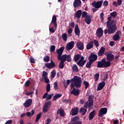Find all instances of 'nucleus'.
Returning a JSON list of instances; mask_svg holds the SVG:
<instances>
[{"mask_svg": "<svg viewBox=\"0 0 124 124\" xmlns=\"http://www.w3.org/2000/svg\"><path fill=\"white\" fill-rule=\"evenodd\" d=\"M70 81L74 82V83H72L71 84V90L73 89V90L71 91V94H74V95L76 96L79 94L80 91L79 89L74 88V86H75L76 88H80L82 85V78L78 76H75L73 78L70 80Z\"/></svg>", "mask_w": 124, "mask_h": 124, "instance_id": "obj_1", "label": "nucleus"}, {"mask_svg": "<svg viewBox=\"0 0 124 124\" xmlns=\"http://www.w3.org/2000/svg\"><path fill=\"white\" fill-rule=\"evenodd\" d=\"M111 16L108 17V21L107 22V27L108 28V31L105 29L104 30L105 34H107V32L108 33H114L116 31H117V28L116 27V20H111Z\"/></svg>", "mask_w": 124, "mask_h": 124, "instance_id": "obj_2", "label": "nucleus"}, {"mask_svg": "<svg viewBox=\"0 0 124 124\" xmlns=\"http://www.w3.org/2000/svg\"><path fill=\"white\" fill-rule=\"evenodd\" d=\"M88 98V100L84 105L85 108H91V107H92L93 105V100L92 96H89Z\"/></svg>", "mask_w": 124, "mask_h": 124, "instance_id": "obj_3", "label": "nucleus"}, {"mask_svg": "<svg viewBox=\"0 0 124 124\" xmlns=\"http://www.w3.org/2000/svg\"><path fill=\"white\" fill-rule=\"evenodd\" d=\"M51 104H52V102H51V101H48L45 104L44 108H43V112H44V113H46V112H48V110H49V108L51 107Z\"/></svg>", "mask_w": 124, "mask_h": 124, "instance_id": "obj_4", "label": "nucleus"}, {"mask_svg": "<svg viewBox=\"0 0 124 124\" xmlns=\"http://www.w3.org/2000/svg\"><path fill=\"white\" fill-rule=\"evenodd\" d=\"M102 3H103V1H102V0L97 2L94 1L92 3V6H93V7H94L96 9H98V8H100V7H101Z\"/></svg>", "mask_w": 124, "mask_h": 124, "instance_id": "obj_5", "label": "nucleus"}, {"mask_svg": "<svg viewBox=\"0 0 124 124\" xmlns=\"http://www.w3.org/2000/svg\"><path fill=\"white\" fill-rule=\"evenodd\" d=\"M75 45V44L74 43V41H72L70 42L67 44L66 46V49L67 50V51H69V50H71L74 48V46Z\"/></svg>", "mask_w": 124, "mask_h": 124, "instance_id": "obj_6", "label": "nucleus"}, {"mask_svg": "<svg viewBox=\"0 0 124 124\" xmlns=\"http://www.w3.org/2000/svg\"><path fill=\"white\" fill-rule=\"evenodd\" d=\"M64 50V47L62 46L60 47L59 49H57L56 50V53L57 54V58L58 59H60V57H62V53Z\"/></svg>", "mask_w": 124, "mask_h": 124, "instance_id": "obj_7", "label": "nucleus"}, {"mask_svg": "<svg viewBox=\"0 0 124 124\" xmlns=\"http://www.w3.org/2000/svg\"><path fill=\"white\" fill-rule=\"evenodd\" d=\"M106 114H107V108H103L100 109V110L99 111V117H103L104 115H105Z\"/></svg>", "mask_w": 124, "mask_h": 124, "instance_id": "obj_8", "label": "nucleus"}, {"mask_svg": "<svg viewBox=\"0 0 124 124\" xmlns=\"http://www.w3.org/2000/svg\"><path fill=\"white\" fill-rule=\"evenodd\" d=\"M79 121V117L76 116L73 118H72L71 119V123H72V124H82V122L78 121Z\"/></svg>", "mask_w": 124, "mask_h": 124, "instance_id": "obj_9", "label": "nucleus"}, {"mask_svg": "<svg viewBox=\"0 0 124 124\" xmlns=\"http://www.w3.org/2000/svg\"><path fill=\"white\" fill-rule=\"evenodd\" d=\"M32 103V100L31 99H27L24 104V106L25 108H28L31 105Z\"/></svg>", "mask_w": 124, "mask_h": 124, "instance_id": "obj_10", "label": "nucleus"}, {"mask_svg": "<svg viewBox=\"0 0 124 124\" xmlns=\"http://www.w3.org/2000/svg\"><path fill=\"white\" fill-rule=\"evenodd\" d=\"M106 55H107V61H108L110 62H112L113 60H114V55H113L112 53L108 54L107 52H106Z\"/></svg>", "mask_w": 124, "mask_h": 124, "instance_id": "obj_11", "label": "nucleus"}, {"mask_svg": "<svg viewBox=\"0 0 124 124\" xmlns=\"http://www.w3.org/2000/svg\"><path fill=\"white\" fill-rule=\"evenodd\" d=\"M84 57L82 56L81 57L80 60L77 62L78 65H79V66H83V65L85 64V63L86 62V61L84 60Z\"/></svg>", "mask_w": 124, "mask_h": 124, "instance_id": "obj_12", "label": "nucleus"}, {"mask_svg": "<svg viewBox=\"0 0 124 124\" xmlns=\"http://www.w3.org/2000/svg\"><path fill=\"white\" fill-rule=\"evenodd\" d=\"M51 24H52L54 26V28L57 29V17L55 15L53 16L52 17V19L51 20Z\"/></svg>", "mask_w": 124, "mask_h": 124, "instance_id": "obj_13", "label": "nucleus"}, {"mask_svg": "<svg viewBox=\"0 0 124 124\" xmlns=\"http://www.w3.org/2000/svg\"><path fill=\"white\" fill-rule=\"evenodd\" d=\"M96 34L97 37H101L103 34V30L101 28H99L97 30Z\"/></svg>", "mask_w": 124, "mask_h": 124, "instance_id": "obj_14", "label": "nucleus"}, {"mask_svg": "<svg viewBox=\"0 0 124 124\" xmlns=\"http://www.w3.org/2000/svg\"><path fill=\"white\" fill-rule=\"evenodd\" d=\"M89 61L93 62H94L97 60V55L95 54L91 55L89 56Z\"/></svg>", "mask_w": 124, "mask_h": 124, "instance_id": "obj_15", "label": "nucleus"}, {"mask_svg": "<svg viewBox=\"0 0 124 124\" xmlns=\"http://www.w3.org/2000/svg\"><path fill=\"white\" fill-rule=\"evenodd\" d=\"M81 2L80 0H75L73 3L74 7L75 8L79 7L81 5Z\"/></svg>", "mask_w": 124, "mask_h": 124, "instance_id": "obj_16", "label": "nucleus"}, {"mask_svg": "<svg viewBox=\"0 0 124 124\" xmlns=\"http://www.w3.org/2000/svg\"><path fill=\"white\" fill-rule=\"evenodd\" d=\"M77 46L78 50H83L84 49V43L81 42H78L77 44Z\"/></svg>", "mask_w": 124, "mask_h": 124, "instance_id": "obj_17", "label": "nucleus"}, {"mask_svg": "<svg viewBox=\"0 0 124 124\" xmlns=\"http://www.w3.org/2000/svg\"><path fill=\"white\" fill-rule=\"evenodd\" d=\"M57 114H59L61 117H65V113H64V110L62 109L61 108L58 109Z\"/></svg>", "mask_w": 124, "mask_h": 124, "instance_id": "obj_18", "label": "nucleus"}, {"mask_svg": "<svg viewBox=\"0 0 124 124\" xmlns=\"http://www.w3.org/2000/svg\"><path fill=\"white\" fill-rule=\"evenodd\" d=\"M105 86V82L102 81L98 84V86L97 88V91H101L103 88Z\"/></svg>", "mask_w": 124, "mask_h": 124, "instance_id": "obj_19", "label": "nucleus"}, {"mask_svg": "<svg viewBox=\"0 0 124 124\" xmlns=\"http://www.w3.org/2000/svg\"><path fill=\"white\" fill-rule=\"evenodd\" d=\"M78 111L79 108H76L71 110L70 114L71 115H72V116H76V115H77V114H78Z\"/></svg>", "mask_w": 124, "mask_h": 124, "instance_id": "obj_20", "label": "nucleus"}, {"mask_svg": "<svg viewBox=\"0 0 124 124\" xmlns=\"http://www.w3.org/2000/svg\"><path fill=\"white\" fill-rule=\"evenodd\" d=\"M122 33L121 31H119L116 34L113 36V39L115 40V41H117V40H119L120 39V34Z\"/></svg>", "mask_w": 124, "mask_h": 124, "instance_id": "obj_21", "label": "nucleus"}, {"mask_svg": "<svg viewBox=\"0 0 124 124\" xmlns=\"http://www.w3.org/2000/svg\"><path fill=\"white\" fill-rule=\"evenodd\" d=\"M85 23L87 24V25H90L91 23H92V16H87L84 20Z\"/></svg>", "mask_w": 124, "mask_h": 124, "instance_id": "obj_22", "label": "nucleus"}, {"mask_svg": "<svg viewBox=\"0 0 124 124\" xmlns=\"http://www.w3.org/2000/svg\"><path fill=\"white\" fill-rule=\"evenodd\" d=\"M82 15V11L81 10H79L77 11L75 14V17L76 18H77V19H79L81 18V16Z\"/></svg>", "mask_w": 124, "mask_h": 124, "instance_id": "obj_23", "label": "nucleus"}, {"mask_svg": "<svg viewBox=\"0 0 124 124\" xmlns=\"http://www.w3.org/2000/svg\"><path fill=\"white\" fill-rule=\"evenodd\" d=\"M104 61V67H109L111 66V62H109V61H106L105 59H103Z\"/></svg>", "mask_w": 124, "mask_h": 124, "instance_id": "obj_24", "label": "nucleus"}, {"mask_svg": "<svg viewBox=\"0 0 124 124\" xmlns=\"http://www.w3.org/2000/svg\"><path fill=\"white\" fill-rule=\"evenodd\" d=\"M97 67H99V68H101V67H102L103 68H104V63L103 59H102L101 61H98L97 62Z\"/></svg>", "mask_w": 124, "mask_h": 124, "instance_id": "obj_25", "label": "nucleus"}, {"mask_svg": "<svg viewBox=\"0 0 124 124\" xmlns=\"http://www.w3.org/2000/svg\"><path fill=\"white\" fill-rule=\"evenodd\" d=\"M45 65L47 68H53V67L55 66V62H51V63H46Z\"/></svg>", "mask_w": 124, "mask_h": 124, "instance_id": "obj_26", "label": "nucleus"}, {"mask_svg": "<svg viewBox=\"0 0 124 124\" xmlns=\"http://www.w3.org/2000/svg\"><path fill=\"white\" fill-rule=\"evenodd\" d=\"M75 33H76V35H80V30L79 29V27L78 25H76L75 27Z\"/></svg>", "mask_w": 124, "mask_h": 124, "instance_id": "obj_27", "label": "nucleus"}, {"mask_svg": "<svg viewBox=\"0 0 124 124\" xmlns=\"http://www.w3.org/2000/svg\"><path fill=\"white\" fill-rule=\"evenodd\" d=\"M105 53V47L102 46L98 52L99 56H102Z\"/></svg>", "mask_w": 124, "mask_h": 124, "instance_id": "obj_28", "label": "nucleus"}, {"mask_svg": "<svg viewBox=\"0 0 124 124\" xmlns=\"http://www.w3.org/2000/svg\"><path fill=\"white\" fill-rule=\"evenodd\" d=\"M93 42L90 41L87 45L86 49L87 50H90L91 48H93Z\"/></svg>", "mask_w": 124, "mask_h": 124, "instance_id": "obj_29", "label": "nucleus"}, {"mask_svg": "<svg viewBox=\"0 0 124 124\" xmlns=\"http://www.w3.org/2000/svg\"><path fill=\"white\" fill-rule=\"evenodd\" d=\"M95 114V110H93L89 114V120H93V117H94Z\"/></svg>", "mask_w": 124, "mask_h": 124, "instance_id": "obj_30", "label": "nucleus"}, {"mask_svg": "<svg viewBox=\"0 0 124 124\" xmlns=\"http://www.w3.org/2000/svg\"><path fill=\"white\" fill-rule=\"evenodd\" d=\"M59 61H61V62H64L66 61V54H64L62 55L60 57V59H58Z\"/></svg>", "mask_w": 124, "mask_h": 124, "instance_id": "obj_31", "label": "nucleus"}, {"mask_svg": "<svg viewBox=\"0 0 124 124\" xmlns=\"http://www.w3.org/2000/svg\"><path fill=\"white\" fill-rule=\"evenodd\" d=\"M74 58L75 62H78V61H79V60L82 58V56H81V55L80 54H77L75 55Z\"/></svg>", "mask_w": 124, "mask_h": 124, "instance_id": "obj_32", "label": "nucleus"}, {"mask_svg": "<svg viewBox=\"0 0 124 124\" xmlns=\"http://www.w3.org/2000/svg\"><path fill=\"white\" fill-rule=\"evenodd\" d=\"M62 94H56L53 97V101H55V100H57L58 98H60V97H62Z\"/></svg>", "mask_w": 124, "mask_h": 124, "instance_id": "obj_33", "label": "nucleus"}, {"mask_svg": "<svg viewBox=\"0 0 124 124\" xmlns=\"http://www.w3.org/2000/svg\"><path fill=\"white\" fill-rule=\"evenodd\" d=\"M79 112L81 113L82 115H85V114H86V113H87V109L83 108H81L79 110Z\"/></svg>", "mask_w": 124, "mask_h": 124, "instance_id": "obj_34", "label": "nucleus"}, {"mask_svg": "<svg viewBox=\"0 0 124 124\" xmlns=\"http://www.w3.org/2000/svg\"><path fill=\"white\" fill-rule=\"evenodd\" d=\"M34 114V111H33V110H31V113L30 112H27L26 113V116L27 117H32V116H33V114Z\"/></svg>", "mask_w": 124, "mask_h": 124, "instance_id": "obj_35", "label": "nucleus"}, {"mask_svg": "<svg viewBox=\"0 0 124 124\" xmlns=\"http://www.w3.org/2000/svg\"><path fill=\"white\" fill-rule=\"evenodd\" d=\"M82 14V18H87L88 16H90V15H88V13H87L86 11H84L82 13H81Z\"/></svg>", "mask_w": 124, "mask_h": 124, "instance_id": "obj_36", "label": "nucleus"}, {"mask_svg": "<svg viewBox=\"0 0 124 124\" xmlns=\"http://www.w3.org/2000/svg\"><path fill=\"white\" fill-rule=\"evenodd\" d=\"M72 70L74 72H77L78 71V67L76 64H75L72 67Z\"/></svg>", "mask_w": 124, "mask_h": 124, "instance_id": "obj_37", "label": "nucleus"}, {"mask_svg": "<svg viewBox=\"0 0 124 124\" xmlns=\"http://www.w3.org/2000/svg\"><path fill=\"white\" fill-rule=\"evenodd\" d=\"M62 38L64 41H66L67 40V34L64 33L62 34Z\"/></svg>", "mask_w": 124, "mask_h": 124, "instance_id": "obj_38", "label": "nucleus"}, {"mask_svg": "<svg viewBox=\"0 0 124 124\" xmlns=\"http://www.w3.org/2000/svg\"><path fill=\"white\" fill-rule=\"evenodd\" d=\"M41 117V113H40L36 116L35 123L38 122V121H39V119H40Z\"/></svg>", "mask_w": 124, "mask_h": 124, "instance_id": "obj_39", "label": "nucleus"}, {"mask_svg": "<svg viewBox=\"0 0 124 124\" xmlns=\"http://www.w3.org/2000/svg\"><path fill=\"white\" fill-rule=\"evenodd\" d=\"M83 85L85 86V89H88V88H89V86H90V84H89V82L87 81H84L83 82Z\"/></svg>", "mask_w": 124, "mask_h": 124, "instance_id": "obj_40", "label": "nucleus"}, {"mask_svg": "<svg viewBox=\"0 0 124 124\" xmlns=\"http://www.w3.org/2000/svg\"><path fill=\"white\" fill-rule=\"evenodd\" d=\"M43 60L44 62H49V61H50V57H49V56H46L44 57Z\"/></svg>", "mask_w": 124, "mask_h": 124, "instance_id": "obj_41", "label": "nucleus"}, {"mask_svg": "<svg viewBox=\"0 0 124 124\" xmlns=\"http://www.w3.org/2000/svg\"><path fill=\"white\" fill-rule=\"evenodd\" d=\"M50 90H51V85L50 84H46V91L47 93H49V92H50Z\"/></svg>", "mask_w": 124, "mask_h": 124, "instance_id": "obj_42", "label": "nucleus"}, {"mask_svg": "<svg viewBox=\"0 0 124 124\" xmlns=\"http://www.w3.org/2000/svg\"><path fill=\"white\" fill-rule=\"evenodd\" d=\"M53 95H54V94L51 93L48 95H47V96L46 98V100H50L52 97H53Z\"/></svg>", "mask_w": 124, "mask_h": 124, "instance_id": "obj_43", "label": "nucleus"}, {"mask_svg": "<svg viewBox=\"0 0 124 124\" xmlns=\"http://www.w3.org/2000/svg\"><path fill=\"white\" fill-rule=\"evenodd\" d=\"M63 63H64L63 62H62V61H61L60 62V64H59V68H61V69L63 68V67H64V65Z\"/></svg>", "mask_w": 124, "mask_h": 124, "instance_id": "obj_44", "label": "nucleus"}, {"mask_svg": "<svg viewBox=\"0 0 124 124\" xmlns=\"http://www.w3.org/2000/svg\"><path fill=\"white\" fill-rule=\"evenodd\" d=\"M92 63H93V62H92L91 61H90L88 62L86 64V67L87 68H90V67H91V65H92Z\"/></svg>", "mask_w": 124, "mask_h": 124, "instance_id": "obj_45", "label": "nucleus"}, {"mask_svg": "<svg viewBox=\"0 0 124 124\" xmlns=\"http://www.w3.org/2000/svg\"><path fill=\"white\" fill-rule=\"evenodd\" d=\"M55 49H56V46H50V52H54V51H55Z\"/></svg>", "mask_w": 124, "mask_h": 124, "instance_id": "obj_46", "label": "nucleus"}, {"mask_svg": "<svg viewBox=\"0 0 124 124\" xmlns=\"http://www.w3.org/2000/svg\"><path fill=\"white\" fill-rule=\"evenodd\" d=\"M66 60L69 62H71V56H70V55H66Z\"/></svg>", "mask_w": 124, "mask_h": 124, "instance_id": "obj_47", "label": "nucleus"}, {"mask_svg": "<svg viewBox=\"0 0 124 124\" xmlns=\"http://www.w3.org/2000/svg\"><path fill=\"white\" fill-rule=\"evenodd\" d=\"M43 78H46L48 77V73L45 71H43Z\"/></svg>", "mask_w": 124, "mask_h": 124, "instance_id": "obj_48", "label": "nucleus"}, {"mask_svg": "<svg viewBox=\"0 0 124 124\" xmlns=\"http://www.w3.org/2000/svg\"><path fill=\"white\" fill-rule=\"evenodd\" d=\"M110 16L111 17H113V18H115V17L117 16V12H113L110 14Z\"/></svg>", "mask_w": 124, "mask_h": 124, "instance_id": "obj_49", "label": "nucleus"}, {"mask_svg": "<svg viewBox=\"0 0 124 124\" xmlns=\"http://www.w3.org/2000/svg\"><path fill=\"white\" fill-rule=\"evenodd\" d=\"M93 43H94L95 47H98V46H99V45L98 44V41H97V40H94L93 41Z\"/></svg>", "mask_w": 124, "mask_h": 124, "instance_id": "obj_50", "label": "nucleus"}, {"mask_svg": "<svg viewBox=\"0 0 124 124\" xmlns=\"http://www.w3.org/2000/svg\"><path fill=\"white\" fill-rule=\"evenodd\" d=\"M95 81H98L99 78V74H96L94 76Z\"/></svg>", "mask_w": 124, "mask_h": 124, "instance_id": "obj_51", "label": "nucleus"}, {"mask_svg": "<svg viewBox=\"0 0 124 124\" xmlns=\"http://www.w3.org/2000/svg\"><path fill=\"white\" fill-rule=\"evenodd\" d=\"M44 79L45 80V83L46 84H49V83H50V80H49V78H48V77L46 78H44Z\"/></svg>", "mask_w": 124, "mask_h": 124, "instance_id": "obj_52", "label": "nucleus"}, {"mask_svg": "<svg viewBox=\"0 0 124 124\" xmlns=\"http://www.w3.org/2000/svg\"><path fill=\"white\" fill-rule=\"evenodd\" d=\"M55 75H56V71L53 70L51 72V77L54 78L55 77Z\"/></svg>", "mask_w": 124, "mask_h": 124, "instance_id": "obj_53", "label": "nucleus"}, {"mask_svg": "<svg viewBox=\"0 0 124 124\" xmlns=\"http://www.w3.org/2000/svg\"><path fill=\"white\" fill-rule=\"evenodd\" d=\"M104 16V14L103 13H101L100 15V19H101V21H103V20H104V18L103 17V16Z\"/></svg>", "mask_w": 124, "mask_h": 124, "instance_id": "obj_54", "label": "nucleus"}, {"mask_svg": "<svg viewBox=\"0 0 124 124\" xmlns=\"http://www.w3.org/2000/svg\"><path fill=\"white\" fill-rule=\"evenodd\" d=\"M33 93H34L33 91L27 92L26 95H31H31H32V94H33Z\"/></svg>", "mask_w": 124, "mask_h": 124, "instance_id": "obj_55", "label": "nucleus"}, {"mask_svg": "<svg viewBox=\"0 0 124 124\" xmlns=\"http://www.w3.org/2000/svg\"><path fill=\"white\" fill-rule=\"evenodd\" d=\"M72 31L73 30L72 28H69L68 30V33L70 36H71V34L72 33Z\"/></svg>", "mask_w": 124, "mask_h": 124, "instance_id": "obj_56", "label": "nucleus"}, {"mask_svg": "<svg viewBox=\"0 0 124 124\" xmlns=\"http://www.w3.org/2000/svg\"><path fill=\"white\" fill-rule=\"evenodd\" d=\"M30 62L31 63H35V60L31 57L30 58Z\"/></svg>", "mask_w": 124, "mask_h": 124, "instance_id": "obj_57", "label": "nucleus"}, {"mask_svg": "<svg viewBox=\"0 0 124 124\" xmlns=\"http://www.w3.org/2000/svg\"><path fill=\"white\" fill-rule=\"evenodd\" d=\"M48 96V93H46L43 96V98L45 99V98H47V97Z\"/></svg>", "mask_w": 124, "mask_h": 124, "instance_id": "obj_58", "label": "nucleus"}, {"mask_svg": "<svg viewBox=\"0 0 124 124\" xmlns=\"http://www.w3.org/2000/svg\"><path fill=\"white\" fill-rule=\"evenodd\" d=\"M54 88L55 90L58 89V83L57 82L54 83Z\"/></svg>", "mask_w": 124, "mask_h": 124, "instance_id": "obj_59", "label": "nucleus"}, {"mask_svg": "<svg viewBox=\"0 0 124 124\" xmlns=\"http://www.w3.org/2000/svg\"><path fill=\"white\" fill-rule=\"evenodd\" d=\"M49 31L51 32H55V29H54L53 27H51L49 28Z\"/></svg>", "mask_w": 124, "mask_h": 124, "instance_id": "obj_60", "label": "nucleus"}, {"mask_svg": "<svg viewBox=\"0 0 124 124\" xmlns=\"http://www.w3.org/2000/svg\"><path fill=\"white\" fill-rule=\"evenodd\" d=\"M104 6H107L108 5V1H105L103 3Z\"/></svg>", "mask_w": 124, "mask_h": 124, "instance_id": "obj_61", "label": "nucleus"}, {"mask_svg": "<svg viewBox=\"0 0 124 124\" xmlns=\"http://www.w3.org/2000/svg\"><path fill=\"white\" fill-rule=\"evenodd\" d=\"M122 4V0H117V5H121Z\"/></svg>", "mask_w": 124, "mask_h": 124, "instance_id": "obj_62", "label": "nucleus"}, {"mask_svg": "<svg viewBox=\"0 0 124 124\" xmlns=\"http://www.w3.org/2000/svg\"><path fill=\"white\" fill-rule=\"evenodd\" d=\"M12 124V120H9L7 121L5 124Z\"/></svg>", "mask_w": 124, "mask_h": 124, "instance_id": "obj_63", "label": "nucleus"}, {"mask_svg": "<svg viewBox=\"0 0 124 124\" xmlns=\"http://www.w3.org/2000/svg\"><path fill=\"white\" fill-rule=\"evenodd\" d=\"M46 122V123L45 124H50V123L51 122V119H47Z\"/></svg>", "mask_w": 124, "mask_h": 124, "instance_id": "obj_64", "label": "nucleus"}]
</instances>
